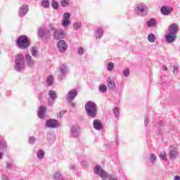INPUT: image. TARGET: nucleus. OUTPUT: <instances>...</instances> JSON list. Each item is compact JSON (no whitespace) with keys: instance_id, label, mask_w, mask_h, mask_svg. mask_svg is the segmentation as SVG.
<instances>
[{"instance_id":"f257e3e1","label":"nucleus","mask_w":180,"mask_h":180,"mask_svg":"<svg viewBox=\"0 0 180 180\" xmlns=\"http://www.w3.org/2000/svg\"><path fill=\"white\" fill-rule=\"evenodd\" d=\"M85 110L87 116L95 119L98 115V106L94 101H88L85 105Z\"/></svg>"},{"instance_id":"f03ea898","label":"nucleus","mask_w":180,"mask_h":180,"mask_svg":"<svg viewBox=\"0 0 180 180\" xmlns=\"http://www.w3.org/2000/svg\"><path fill=\"white\" fill-rule=\"evenodd\" d=\"M94 173L98 175L101 178L105 179L108 178L109 180H117V177L112 174H108L105 169H102V167L99 165H96L94 169Z\"/></svg>"},{"instance_id":"7ed1b4c3","label":"nucleus","mask_w":180,"mask_h":180,"mask_svg":"<svg viewBox=\"0 0 180 180\" xmlns=\"http://www.w3.org/2000/svg\"><path fill=\"white\" fill-rule=\"evenodd\" d=\"M16 43L18 49H20L21 50H26V49L30 46V40L26 35L19 36Z\"/></svg>"},{"instance_id":"20e7f679","label":"nucleus","mask_w":180,"mask_h":180,"mask_svg":"<svg viewBox=\"0 0 180 180\" xmlns=\"http://www.w3.org/2000/svg\"><path fill=\"white\" fill-rule=\"evenodd\" d=\"M15 70L18 72L25 70V57L22 55H18L15 56Z\"/></svg>"},{"instance_id":"39448f33","label":"nucleus","mask_w":180,"mask_h":180,"mask_svg":"<svg viewBox=\"0 0 180 180\" xmlns=\"http://www.w3.org/2000/svg\"><path fill=\"white\" fill-rule=\"evenodd\" d=\"M148 11V7L144 4H139L136 5L135 11L139 16H146Z\"/></svg>"},{"instance_id":"423d86ee","label":"nucleus","mask_w":180,"mask_h":180,"mask_svg":"<svg viewBox=\"0 0 180 180\" xmlns=\"http://www.w3.org/2000/svg\"><path fill=\"white\" fill-rule=\"evenodd\" d=\"M45 126L49 129H57V127H60V122L54 119L47 120Z\"/></svg>"},{"instance_id":"0eeeda50","label":"nucleus","mask_w":180,"mask_h":180,"mask_svg":"<svg viewBox=\"0 0 180 180\" xmlns=\"http://www.w3.org/2000/svg\"><path fill=\"white\" fill-rule=\"evenodd\" d=\"M77 96H78V90H77V89H73L68 93L66 96V101L68 102H72Z\"/></svg>"},{"instance_id":"6e6552de","label":"nucleus","mask_w":180,"mask_h":180,"mask_svg":"<svg viewBox=\"0 0 180 180\" xmlns=\"http://www.w3.org/2000/svg\"><path fill=\"white\" fill-rule=\"evenodd\" d=\"M58 50L60 53H65L68 49V44L64 40H60L57 43Z\"/></svg>"},{"instance_id":"1a4fd4ad","label":"nucleus","mask_w":180,"mask_h":180,"mask_svg":"<svg viewBox=\"0 0 180 180\" xmlns=\"http://www.w3.org/2000/svg\"><path fill=\"white\" fill-rule=\"evenodd\" d=\"M70 133L72 137L75 139H78L81 134V128L79 127V125H74L70 129Z\"/></svg>"},{"instance_id":"9d476101","label":"nucleus","mask_w":180,"mask_h":180,"mask_svg":"<svg viewBox=\"0 0 180 180\" xmlns=\"http://www.w3.org/2000/svg\"><path fill=\"white\" fill-rule=\"evenodd\" d=\"M38 36L39 37H45L46 39H50V30L46 28H39Z\"/></svg>"},{"instance_id":"9b49d317","label":"nucleus","mask_w":180,"mask_h":180,"mask_svg":"<svg viewBox=\"0 0 180 180\" xmlns=\"http://www.w3.org/2000/svg\"><path fill=\"white\" fill-rule=\"evenodd\" d=\"M60 74L58 76V79L59 81H63L64 78H65V75H67V72H68V69L65 65H63L60 68Z\"/></svg>"},{"instance_id":"f8f14e48","label":"nucleus","mask_w":180,"mask_h":180,"mask_svg":"<svg viewBox=\"0 0 180 180\" xmlns=\"http://www.w3.org/2000/svg\"><path fill=\"white\" fill-rule=\"evenodd\" d=\"M160 11L162 15L167 16V15H171V13H172L174 11V8L171 6H162L160 8Z\"/></svg>"},{"instance_id":"ddd939ff","label":"nucleus","mask_w":180,"mask_h":180,"mask_svg":"<svg viewBox=\"0 0 180 180\" xmlns=\"http://www.w3.org/2000/svg\"><path fill=\"white\" fill-rule=\"evenodd\" d=\"M27 12H29V6H27L26 4H24L19 8L18 16H20V18H23V16L27 14Z\"/></svg>"},{"instance_id":"4468645a","label":"nucleus","mask_w":180,"mask_h":180,"mask_svg":"<svg viewBox=\"0 0 180 180\" xmlns=\"http://www.w3.org/2000/svg\"><path fill=\"white\" fill-rule=\"evenodd\" d=\"M49 95L50 96V99L48 101L49 105H53L54 103V101L57 99V93L54 90H50L49 91Z\"/></svg>"},{"instance_id":"2eb2a0df","label":"nucleus","mask_w":180,"mask_h":180,"mask_svg":"<svg viewBox=\"0 0 180 180\" xmlns=\"http://www.w3.org/2000/svg\"><path fill=\"white\" fill-rule=\"evenodd\" d=\"M53 36L56 40H60V39H64V30L61 29L56 30Z\"/></svg>"},{"instance_id":"dca6fc26","label":"nucleus","mask_w":180,"mask_h":180,"mask_svg":"<svg viewBox=\"0 0 180 180\" xmlns=\"http://www.w3.org/2000/svg\"><path fill=\"white\" fill-rule=\"evenodd\" d=\"M178 30H179V27H178L176 23H173L169 27V33L174 34L175 36H176Z\"/></svg>"},{"instance_id":"f3484780","label":"nucleus","mask_w":180,"mask_h":180,"mask_svg":"<svg viewBox=\"0 0 180 180\" xmlns=\"http://www.w3.org/2000/svg\"><path fill=\"white\" fill-rule=\"evenodd\" d=\"M25 61L28 65V67H34V64H36V62L33 58H32V56L30 54H27L25 56Z\"/></svg>"},{"instance_id":"a211bd4d","label":"nucleus","mask_w":180,"mask_h":180,"mask_svg":"<svg viewBox=\"0 0 180 180\" xmlns=\"http://www.w3.org/2000/svg\"><path fill=\"white\" fill-rule=\"evenodd\" d=\"M38 116L39 119H44L46 117V106L41 105L38 109Z\"/></svg>"},{"instance_id":"6ab92c4d","label":"nucleus","mask_w":180,"mask_h":180,"mask_svg":"<svg viewBox=\"0 0 180 180\" xmlns=\"http://www.w3.org/2000/svg\"><path fill=\"white\" fill-rule=\"evenodd\" d=\"M93 127H94L95 130H102L103 127L102 126V122L99 120H94L93 122Z\"/></svg>"},{"instance_id":"aec40b11","label":"nucleus","mask_w":180,"mask_h":180,"mask_svg":"<svg viewBox=\"0 0 180 180\" xmlns=\"http://www.w3.org/2000/svg\"><path fill=\"white\" fill-rule=\"evenodd\" d=\"M176 39V35L171 33H168L166 35V41L167 43H174L175 41V39Z\"/></svg>"},{"instance_id":"412c9836","label":"nucleus","mask_w":180,"mask_h":180,"mask_svg":"<svg viewBox=\"0 0 180 180\" xmlns=\"http://www.w3.org/2000/svg\"><path fill=\"white\" fill-rule=\"evenodd\" d=\"M170 160H176V157H178V150L175 148H173L170 150L169 153Z\"/></svg>"},{"instance_id":"4be33fe9","label":"nucleus","mask_w":180,"mask_h":180,"mask_svg":"<svg viewBox=\"0 0 180 180\" xmlns=\"http://www.w3.org/2000/svg\"><path fill=\"white\" fill-rule=\"evenodd\" d=\"M107 85L110 89H115L116 88V84H115V82L112 80L110 77L107 78Z\"/></svg>"},{"instance_id":"5701e85b","label":"nucleus","mask_w":180,"mask_h":180,"mask_svg":"<svg viewBox=\"0 0 180 180\" xmlns=\"http://www.w3.org/2000/svg\"><path fill=\"white\" fill-rule=\"evenodd\" d=\"M46 154V152L43 149H39L37 150V157L38 160H43L44 158V155Z\"/></svg>"},{"instance_id":"b1692460","label":"nucleus","mask_w":180,"mask_h":180,"mask_svg":"<svg viewBox=\"0 0 180 180\" xmlns=\"http://www.w3.org/2000/svg\"><path fill=\"white\" fill-rule=\"evenodd\" d=\"M95 36H96V39L102 38V36H103V30H102V28H98L96 30Z\"/></svg>"},{"instance_id":"393cba45","label":"nucleus","mask_w":180,"mask_h":180,"mask_svg":"<svg viewBox=\"0 0 180 180\" xmlns=\"http://www.w3.org/2000/svg\"><path fill=\"white\" fill-rule=\"evenodd\" d=\"M146 25L148 27H154L157 25V21H155V19L151 18L147 21Z\"/></svg>"},{"instance_id":"a878e982","label":"nucleus","mask_w":180,"mask_h":180,"mask_svg":"<svg viewBox=\"0 0 180 180\" xmlns=\"http://www.w3.org/2000/svg\"><path fill=\"white\" fill-rule=\"evenodd\" d=\"M46 84L51 86L54 84V77L53 75H49L46 78Z\"/></svg>"},{"instance_id":"bb28decb","label":"nucleus","mask_w":180,"mask_h":180,"mask_svg":"<svg viewBox=\"0 0 180 180\" xmlns=\"http://www.w3.org/2000/svg\"><path fill=\"white\" fill-rule=\"evenodd\" d=\"M47 140L49 144H53V143H54V140H56V137L54 135L49 134L47 135Z\"/></svg>"},{"instance_id":"cd10ccee","label":"nucleus","mask_w":180,"mask_h":180,"mask_svg":"<svg viewBox=\"0 0 180 180\" xmlns=\"http://www.w3.org/2000/svg\"><path fill=\"white\" fill-rule=\"evenodd\" d=\"M106 68L108 71L112 72V70H115V63L113 62H110L107 64Z\"/></svg>"},{"instance_id":"c85d7f7f","label":"nucleus","mask_w":180,"mask_h":180,"mask_svg":"<svg viewBox=\"0 0 180 180\" xmlns=\"http://www.w3.org/2000/svg\"><path fill=\"white\" fill-rule=\"evenodd\" d=\"M53 176L56 180L63 179V174L60 172H55Z\"/></svg>"},{"instance_id":"c756f323","label":"nucleus","mask_w":180,"mask_h":180,"mask_svg":"<svg viewBox=\"0 0 180 180\" xmlns=\"http://www.w3.org/2000/svg\"><path fill=\"white\" fill-rule=\"evenodd\" d=\"M70 0H61L60 5L63 8H67V6H70Z\"/></svg>"},{"instance_id":"7c9ffc66","label":"nucleus","mask_w":180,"mask_h":180,"mask_svg":"<svg viewBox=\"0 0 180 180\" xmlns=\"http://www.w3.org/2000/svg\"><path fill=\"white\" fill-rule=\"evenodd\" d=\"M82 24L81 22H75L73 23V28L75 30H78V29H81Z\"/></svg>"},{"instance_id":"2f4dec72","label":"nucleus","mask_w":180,"mask_h":180,"mask_svg":"<svg viewBox=\"0 0 180 180\" xmlns=\"http://www.w3.org/2000/svg\"><path fill=\"white\" fill-rule=\"evenodd\" d=\"M148 40L149 43H154L155 41V35L154 34H150L148 36Z\"/></svg>"},{"instance_id":"473e14b6","label":"nucleus","mask_w":180,"mask_h":180,"mask_svg":"<svg viewBox=\"0 0 180 180\" xmlns=\"http://www.w3.org/2000/svg\"><path fill=\"white\" fill-rule=\"evenodd\" d=\"M108 91V87L105 84H101L99 86V91L102 94H105Z\"/></svg>"},{"instance_id":"72a5a7b5","label":"nucleus","mask_w":180,"mask_h":180,"mask_svg":"<svg viewBox=\"0 0 180 180\" xmlns=\"http://www.w3.org/2000/svg\"><path fill=\"white\" fill-rule=\"evenodd\" d=\"M70 25H71V21L70 20H63L61 25L63 27H67L68 26H70Z\"/></svg>"},{"instance_id":"f704fd0d","label":"nucleus","mask_w":180,"mask_h":180,"mask_svg":"<svg viewBox=\"0 0 180 180\" xmlns=\"http://www.w3.org/2000/svg\"><path fill=\"white\" fill-rule=\"evenodd\" d=\"M41 6L43 8H47L50 6V1H49V0H42Z\"/></svg>"},{"instance_id":"c9c22d12","label":"nucleus","mask_w":180,"mask_h":180,"mask_svg":"<svg viewBox=\"0 0 180 180\" xmlns=\"http://www.w3.org/2000/svg\"><path fill=\"white\" fill-rule=\"evenodd\" d=\"M30 51L32 57H37V49L36 48V46H33L31 49Z\"/></svg>"},{"instance_id":"e433bc0d","label":"nucleus","mask_w":180,"mask_h":180,"mask_svg":"<svg viewBox=\"0 0 180 180\" xmlns=\"http://www.w3.org/2000/svg\"><path fill=\"white\" fill-rule=\"evenodd\" d=\"M8 146L6 145V142L0 141V149L1 151H5L6 150Z\"/></svg>"},{"instance_id":"4c0bfd02","label":"nucleus","mask_w":180,"mask_h":180,"mask_svg":"<svg viewBox=\"0 0 180 180\" xmlns=\"http://www.w3.org/2000/svg\"><path fill=\"white\" fill-rule=\"evenodd\" d=\"M149 160L152 164H154V162H155V160H157V155H155V154L154 153L151 154L149 158Z\"/></svg>"},{"instance_id":"58836bf2","label":"nucleus","mask_w":180,"mask_h":180,"mask_svg":"<svg viewBox=\"0 0 180 180\" xmlns=\"http://www.w3.org/2000/svg\"><path fill=\"white\" fill-rule=\"evenodd\" d=\"M124 77H129L130 75V70L128 68H126L123 70Z\"/></svg>"},{"instance_id":"ea45409f","label":"nucleus","mask_w":180,"mask_h":180,"mask_svg":"<svg viewBox=\"0 0 180 180\" xmlns=\"http://www.w3.org/2000/svg\"><path fill=\"white\" fill-rule=\"evenodd\" d=\"M51 6H52L53 9H58V1H52Z\"/></svg>"},{"instance_id":"a19ab883","label":"nucleus","mask_w":180,"mask_h":180,"mask_svg":"<svg viewBox=\"0 0 180 180\" xmlns=\"http://www.w3.org/2000/svg\"><path fill=\"white\" fill-rule=\"evenodd\" d=\"M29 144H31L32 146L36 143V137L34 136H30L28 140Z\"/></svg>"},{"instance_id":"79ce46f5","label":"nucleus","mask_w":180,"mask_h":180,"mask_svg":"<svg viewBox=\"0 0 180 180\" xmlns=\"http://www.w3.org/2000/svg\"><path fill=\"white\" fill-rule=\"evenodd\" d=\"M159 157L161 160H165V161H167V153H165V152L160 153Z\"/></svg>"},{"instance_id":"37998d69","label":"nucleus","mask_w":180,"mask_h":180,"mask_svg":"<svg viewBox=\"0 0 180 180\" xmlns=\"http://www.w3.org/2000/svg\"><path fill=\"white\" fill-rule=\"evenodd\" d=\"M15 165L12 162H6L7 169H13Z\"/></svg>"},{"instance_id":"c03bdc74","label":"nucleus","mask_w":180,"mask_h":180,"mask_svg":"<svg viewBox=\"0 0 180 180\" xmlns=\"http://www.w3.org/2000/svg\"><path fill=\"white\" fill-rule=\"evenodd\" d=\"M84 53H85L84 48H82V47L78 48L77 53L79 54V56H84Z\"/></svg>"},{"instance_id":"a18cd8bd","label":"nucleus","mask_w":180,"mask_h":180,"mask_svg":"<svg viewBox=\"0 0 180 180\" xmlns=\"http://www.w3.org/2000/svg\"><path fill=\"white\" fill-rule=\"evenodd\" d=\"M71 18V14L70 13H65L63 14V20H68Z\"/></svg>"},{"instance_id":"49530a36","label":"nucleus","mask_w":180,"mask_h":180,"mask_svg":"<svg viewBox=\"0 0 180 180\" xmlns=\"http://www.w3.org/2000/svg\"><path fill=\"white\" fill-rule=\"evenodd\" d=\"M65 113H67V110H63L62 111H60L58 114V117H59L60 119H61V117H63V116H64L65 115Z\"/></svg>"},{"instance_id":"de8ad7c7","label":"nucleus","mask_w":180,"mask_h":180,"mask_svg":"<svg viewBox=\"0 0 180 180\" xmlns=\"http://www.w3.org/2000/svg\"><path fill=\"white\" fill-rule=\"evenodd\" d=\"M114 115L115 117H119L120 114H119V108L115 107L114 108Z\"/></svg>"},{"instance_id":"09e8293b","label":"nucleus","mask_w":180,"mask_h":180,"mask_svg":"<svg viewBox=\"0 0 180 180\" xmlns=\"http://www.w3.org/2000/svg\"><path fill=\"white\" fill-rule=\"evenodd\" d=\"M179 72V70L178 69V66L174 65L173 66V73L174 74V75H176V74H178Z\"/></svg>"},{"instance_id":"8fccbe9b","label":"nucleus","mask_w":180,"mask_h":180,"mask_svg":"<svg viewBox=\"0 0 180 180\" xmlns=\"http://www.w3.org/2000/svg\"><path fill=\"white\" fill-rule=\"evenodd\" d=\"M144 125H145V127L148 126V116H145Z\"/></svg>"},{"instance_id":"3c124183","label":"nucleus","mask_w":180,"mask_h":180,"mask_svg":"<svg viewBox=\"0 0 180 180\" xmlns=\"http://www.w3.org/2000/svg\"><path fill=\"white\" fill-rule=\"evenodd\" d=\"M1 179L2 180H9V178L8 177V176H6L5 174H2L1 175Z\"/></svg>"},{"instance_id":"603ef678","label":"nucleus","mask_w":180,"mask_h":180,"mask_svg":"<svg viewBox=\"0 0 180 180\" xmlns=\"http://www.w3.org/2000/svg\"><path fill=\"white\" fill-rule=\"evenodd\" d=\"M69 169H71V170L75 169V166L72 164L70 165Z\"/></svg>"},{"instance_id":"864d4df0","label":"nucleus","mask_w":180,"mask_h":180,"mask_svg":"<svg viewBox=\"0 0 180 180\" xmlns=\"http://www.w3.org/2000/svg\"><path fill=\"white\" fill-rule=\"evenodd\" d=\"M70 106H72V108H75V103L72 101H70Z\"/></svg>"},{"instance_id":"5fc2aeb1","label":"nucleus","mask_w":180,"mask_h":180,"mask_svg":"<svg viewBox=\"0 0 180 180\" xmlns=\"http://www.w3.org/2000/svg\"><path fill=\"white\" fill-rule=\"evenodd\" d=\"M174 180H180V176H175Z\"/></svg>"},{"instance_id":"6e6d98bb","label":"nucleus","mask_w":180,"mask_h":180,"mask_svg":"<svg viewBox=\"0 0 180 180\" xmlns=\"http://www.w3.org/2000/svg\"><path fill=\"white\" fill-rule=\"evenodd\" d=\"M162 70H164V71H168V68H167V66H163Z\"/></svg>"},{"instance_id":"4d7b16f0","label":"nucleus","mask_w":180,"mask_h":180,"mask_svg":"<svg viewBox=\"0 0 180 180\" xmlns=\"http://www.w3.org/2000/svg\"><path fill=\"white\" fill-rule=\"evenodd\" d=\"M2 157H4V153L0 152V160H2Z\"/></svg>"},{"instance_id":"13d9d810","label":"nucleus","mask_w":180,"mask_h":180,"mask_svg":"<svg viewBox=\"0 0 180 180\" xmlns=\"http://www.w3.org/2000/svg\"><path fill=\"white\" fill-rule=\"evenodd\" d=\"M50 30H54V27H51Z\"/></svg>"},{"instance_id":"bf43d9fd","label":"nucleus","mask_w":180,"mask_h":180,"mask_svg":"<svg viewBox=\"0 0 180 180\" xmlns=\"http://www.w3.org/2000/svg\"><path fill=\"white\" fill-rule=\"evenodd\" d=\"M39 99H41V97H40V96H39Z\"/></svg>"}]
</instances>
